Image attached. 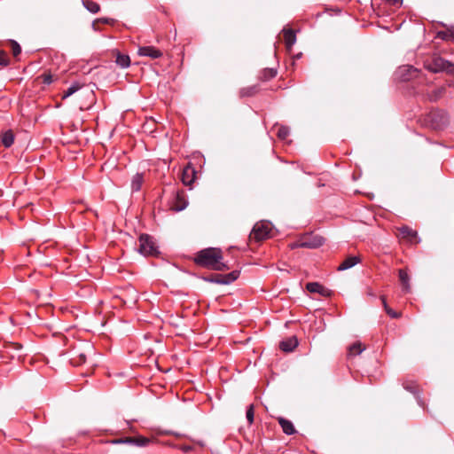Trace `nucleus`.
<instances>
[{
  "instance_id": "22",
  "label": "nucleus",
  "mask_w": 454,
  "mask_h": 454,
  "mask_svg": "<svg viewBox=\"0 0 454 454\" xmlns=\"http://www.w3.org/2000/svg\"><path fill=\"white\" fill-rule=\"evenodd\" d=\"M82 4L91 13H98L100 10L99 4L90 0H83Z\"/></svg>"
},
{
  "instance_id": "9",
  "label": "nucleus",
  "mask_w": 454,
  "mask_h": 454,
  "mask_svg": "<svg viewBox=\"0 0 454 454\" xmlns=\"http://www.w3.org/2000/svg\"><path fill=\"white\" fill-rule=\"evenodd\" d=\"M325 242V239L321 236H309L303 238L300 242L295 243L292 246L294 247H307V248H317L321 247Z\"/></svg>"
},
{
  "instance_id": "41",
  "label": "nucleus",
  "mask_w": 454,
  "mask_h": 454,
  "mask_svg": "<svg viewBox=\"0 0 454 454\" xmlns=\"http://www.w3.org/2000/svg\"><path fill=\"white\" fill-rule=\"evenodd\" d=\"M193 260L196 264H199V253L194 254Z\"/></svg>"
},
{
  "instance_id": "6",
  "label": "nucleus",
  "mask_w": 454,
  "mask_h": 454,
  "mask_svg": "<svg viewBox=\"0 0 454 454\" xmlns=\"http://www.w3.org/2000/svg\"><path fill=\"white\" fill-rule=\"evenodd\" d=\"M239 270H232L228 274H213L210 277H202V279L210 283L220 285H229L234 282L239 277Z\"/></svg>"
},
{
  "instance_id": "44",
  "label": "nucleus",
  "mask_w": 454,
  "mask_h": 454,
  "mask_svg": "<svg viewBox=\"0 0 454 454\" xmlns=\"http://www.w3.org/2000/svg\"><path fill=\"white\" fill-rule=\"evenodd\" d=\"M270 76H272V77L276 75V72L273 71L272 69L270 70Z\"/></svg>"
},
{
  "instance_id": "28",
  "label": "nucleus",
  "mask_w": 454,
  "mask_h": 454,
  "mask_svg": "<svg viewBox=\"0 0 454 454\" xmlns=\"http://www.w3.org/2000/svg\"><path fill=\"white\" fill-rule=\"evenodd\" d=\"M290 130L289 128L286 126H280L278 129L277 135L278 138L281 140H286L287 137L289 136Z\"/></svg>"
},
{
  "instance_id": "39",
  "label": "nucleus",
  "mask_w": 454,
  "mask_h": 454,
  "mask_svg": "<svg viewBox=\"0 0 454 454\" xmlns=\"http://www.w3.org/2000/svg\"><path fill=\"white\" fill-rule=\"evenodd\" d=\"M98 20L101 21L102 23H105V24H112V23H114V20L113 19H109V18H101Z\"/></svg>"
},
{
  "instance_id": "25",
  "label": "nucleus",
  "mask_w": 454,
  "mask_h": 454,
  "mask_svg": "<svg viewBox=\"0 0 454 454\" xmlns=\"http://www.w3.org/2000/svg\"><path fill=\"white\" fill-rule=\"evenodd\" d=\"M445 91V89L443 87H439L435 90H434L431 93H427V98L430 101H435L437 100Z\"/></svg>"
},
{
  "instance_id": "4",
  "label": "nucleus",
  "mask_w": 454,
  "mask_h": 454,
  "mask_svg": "<svg viewBox=\"0 0 454 454\" xmlns=\"http://www.w3.org/2000/svg\"><path fill=\"white\" fill-rule=\"evenodd\" d=\"M271 223L266 221H261L254 224L251 233L250 239L256 241H261L268 239L270 236Z\"/></svg>"
},
{
  "instance_id": "19",
  "label": "nucleus",
  "mask_w": 454,
  "mask_h": 454,
  "mask_svg": "<svg viewBox=\"0 0 454 454\" xmlns=\"http://www.w3.org/2000/svg\"><path fill=\"white\" fill-rule=\"evenodd\" d=\"M278 423L281 426L283 432L288 435L294 434L295 429L293 423L284 418L278 419Z\"/></svg>"
},
{
  "instance_id": "30",
  "label": "nucleus",
  "mask_w": 454,
  "mask_h": 454,
  "mask_svg": "<svg viewBox=\"0 0 454 454\" xmlns=\"http://www.w3.org/2000/svg\"><path fill=\"white\" fill-rule=\"evenodd\" d=\"M256 91V88L254 86L244 88L240 90V96L241 97H248L254 94Z\"/></svg>"
},
{
  "instance_id": "33",
  "label": "nucleus",
  "mask_w": 454,
  "mask_h": 454,
  "mask_svg": "<svg viewBox=\"0 0 454 454\" xmlns=\"http://www.w3.org/2000/svg\"><path fill=\"white\" fill-rule=\"evenodd\" d=\"M10 60L4 51H0V67H7Z\"/></svg>"
},
{
  "instance_id": "42",
  "label": "nucleus",
  "mask_w": 454,
  "mask_h": 454,
  "mask_svg": "<svg viewBox=\"0 0 454 454\" xmlns=\"http://www.w3.org/2000/svg\"><path fill=\"white\" fill-rule=\"evenodd\" d=\"M16 350H20L22 348V346L20 344H14Z\"/></svg>"
},
{
  "instance_id": "23",
  "label": "nucleus",
  "mask_w": 454,
  "mask_h": 454,
  "mask_svg": "<svg viewBox=\"0 0 454 454\" xmlns=\"http://www.w3.org/2000/svg\"><path fill=\"white\" fill-rule=\"evenodd\" d=\"M81 89V85L78 82H74L70 87L67 88L66 91H64L62 98L66 99L74 94Z\"/></svg>"
},
{
  "instance_id": "13",
  "label": "nucleus",
  "mask_w": 454,
  "mask_h": 454,
  "mask_svg": "<svg viewBox=\"0 0 454 454\" xmlns=\"http://www.w3.org/2000/svg\"><path fill=\"white\" fill-rule=\"evenodd\" d=\"M399 236L403 239H406L409 242H414L417 239V231L410 228L409 226H402L398 228Z\"/></svg>"
},
{
  "instance_id": "15",
  "label": "nucleus",
  "mask_w": 454,
  "mask_h": 454,
  "mask_svg": "<svg viewBox=\"0 0 454 454\" xmlns=\"http://www.w3.org/2000/svg\"><path fill=\"white\" fill-rule=\"evenodd\" d=\"M283 34L286 49L290 51L296 42L295 33L293 29H284Z\"/></svg>"
},
{
  "instance_id": "34",
  "label": "nucleus",
  "mask_w": 454,
  "mask_h": 454,
  "mask_svg": "<svg viewBox=\"0 0 454 454\" xmlns=\"http://www.w3.org/2000/svg\"><path fill=\"white\" fill-rule=\"evenodd\" d=\"M12 51L13 56H18L21 52V47L16 41H12Z\"/></svg>"
},
{
  "instance_id": "32",
  "label": "nucleus",
  "mask_w": 454,
  "mask_h": 454,
  "mask_svg": "<svg viewBox=\"0 0 454 454\" xmlns=\"http://www.w3.org/2000/svg\"><path fill=\"white\" fill-rule=\"evenodd\" d=\"M38 78H41L45 85H50L53 82L52 75L50 73H44Z\"/></svg>"
},
{
  "instance_id": "14",
  "label": "nucleus",
  "mask_w": 454,
  "mask_h": 454,
  "mask_svg": "<svg viewBox=\"0 0 454 454\" xmlns=\"http://www.w3.org/2000/svg\"><path fill=\"white\" fill-rule=\"evenodd\" d=\"M298 346V340L296 337L292 336L286 340H283L279 343V348L284 352H291Z\"/></svg>"
},
{
  "instance_id": "1",
  "label": "nucleus",
  "mask_w": 454,
  "mask_h": 454,
  "mask_svg": "<svg viewBox=\"0 0 454 454\" xmlns=\"http://www.w3.org/2000/svg\"><path fill=\"white\" fill-rule=\"evenodd\" d=\"M223 259V252L220 248L208 247L200 250V267L217 271L228 270L229 267Z\"/></svg>"
},
{
  "instance_id": "29",
  "label": "nucleus",
  "mask_w": 454,
  "mask_h": 454,
  "mask_svg": "<svg viewBox=\"0 0 454 454\" xmlns=\"http://www.w3.org/2000/svg\"><path fill=\"white\" fill-rule=\"evenodd\" d=\"M171 446H172V448L178 449V450H182L185 454L195 450V447L191 444H179V445H171Z\"/></svg>"
},
{
  "instance_id": "37",
  "label": "nucleus",
  "mask_w": 454,
  "mask_h": 454,
  "mask_svg": "<svg viewBox=\"0 0 454 454\" xmlns=\"http://www.w3.org/2000/svg\"><path fill=\"white\" fill-rule=\"evenodd\" d=\"M133 442L134 441L132 440V437H126L123 439L114 441V442H116V443H127V444H132Z\"/></svg>"
},
{
  "instance_id": "21",
  "label": "nucleus",
  "mask_w": 454,
  "mask_h": 454,
  "mask_svg": "<svg viewBox=\"0 0 454 454\" xmlns=\"http://www.w3.org/2000/svg\"><path fill=\"white\" fill-rule=\"evenodd\" d=\"M115 62L121 68H126L129 67L130 65V59L128 55L118 52L116 55Z\"/></svg>"
},
{
  "instance_id": "26",
  "label": "nucleus",
  "mask_w": 454,
  "mask_h": 454,
  "mask_svg": "<svg viewBox=\"0 0 454 454\" xmlns=\"http://www.w3.org/2000/svg\"><path fill=\"white\" fill-rule=\"evenodd\" d=\"M364 347L362 346L361 342H356L353 345L349 347L348 354L349 356H356L362 353L364 350Z\"/></svg>"
},
{
  "instance_id": "12",
  "label": "nucleus",
  "mask_w": 454,
  "mask_h": 454,
  "mask_svg": "<svg viewBox=\"0 0 454 454\" xmlns=\"http://www.w3.org/2000/svg\"><path fill=\"white\" fill-rule=\"evenodd\" d=\"M306 289L309 293L313 294H319L322 296H329L330 295V290L323 286L317 282H309L306 285Z\"/></svg>"
},
{
  "instance_id": "45",
  "label": "nucleus",
  "mask_w": 454,
  "mask_h": 454,
  "mask_svg": "<svg viewBox=\"0 0 454 454\" xmlns=\"http://www.w3.org/2000/svg\"><path fill=\"white\" fill-rule=\"evenodd\" d=\"M406 389L410 390L411 392H413L412 387H405Z\"/></svg>"
},
{
  "instance_id": "3",
  "label": "nucleus",
  "mask_w": 454,
  "mask_h": 454,
  "mask_svg": "<svg viewBox=\"0 0 454 454\" xmlns=\"http://www.w3.org/2000/svg\"><path fill=\"white\" fill-rule=\"evenodd\" d=\"M397 79L401 81H410L413 79L419 80V82H427L422 75L421 71L410 65H403L397 68L395 72Z\"/></svg>"
},
{
  "instance_id": "40",
  "label": "nucleus",
  "mask_w": 454,
  "mask_h": 454,
  "mask_svg": "<svg viewBox=\"0 0 454 454\" xmlns=\"http://www.w3.org/2000/svg\"><path fill=\"white\" fill-rule=\"evenodd\" d=\"M79 357H80V362L81 363H84L86 361V356L84 354H80L79 355Z\"/></svg>"
},
{
  "instance_id": "11",
  "label": "nucleus",
  "mask_w": 454,
  "mask_h": 454,
  "mask_svg": "<svg viewBox=\"0 0 454 454\" xmlns=\"http://www.w3.org/2000/svg\"><path fill=\"white\" fill-rule=\"evenodd\" d=\"M139 56L149 57L153 59L162 56V51L153 46H141L137 50Z\"/></svg>"
},
{
  "instance_id": "8",
  "label": "nucleus",
  "mask_w": 454,
  "mask_h": 454,
  "mask_svg": "<svg viewBox=\"0 0 454 454\" xmlns=\"http://www.w3.org/2000/svg\"><path fill=\"white\" fill-rule=\"evenodd\" d=\"M197 179V170L195 167L189 162L182 171L181 180L184 185L189 187V189H192V184L195 183Z\"/></svg>"
},
{
  "instance_id": "2",
  "label": "nucleus",
  "mask_w": 454,
  "mask_h": 454,
  "mask_svg": "<svg viewBox=\"0 0 454 454\" xmlns=\"http://www.w3.org/2000/svg\"><path fill=\"white\" fill-rule=\"evenodd\" d=\"M425 121L433 129H442L449 123V116L443 110H434L427 115Z\"/></svg>"
},
{
  "instance_id": "27",
  "label": "nucleus",
  "mask_w": 454,
  "mask_h": 454,
  "mask_svg": "<svg viewBox=\"0 0 454 454\" xmlns=\"http://www.w3.org/2000/svg\"><path fill=\"white\" fill-rule=\"evenodd\" d=\"M382 302H383V306H384V309H385V311L387 312V314L391 317L392 318H397L400 317V313L393 310L390 307H388V305L387 304V301L385 300L384 297H382Z\"/></svg>"
},
{
  "instance_id": "35",
  "label": "nucleus",
  "mask_w": 454,
  "mask_h": 454,
  "mask_svg": "<svg viewBox=\"0 0 454 454\" xmlns=\"http://www.w3.org/2000/svg\"><path fill=\"white\" fill-rule=\"evenodd\" d=\"M157 434H173L176 437H180L182 436L180 434L178 433H176V432H173V431H168V430H160V429H158L157 432H156Z\"/></svg>"
},
{
  "instance_id": "17",
  "label": "nucleus",
  "mask_w": 454,
  "mask_h": 454,
  "mask_svg": "<svg viewBox=\"0 0 454 454\" xmlns=\"http://www.w3.org/2000/svg\"><path fill=\"white\" fill-rule=\"evenodd\" d=\"M144 183V174L137 173L131 179V191L133 192H139Z\"/></svg>"
},
{
  "instance_id": "20",
  "label": "nucleus",
  "mask_w": 454,
  "mask_h": 454,
  "mask_svg": "<svg viewBox=\"0 0 454 454\" xmlns=\"http://www.w3.org/2000/svg\"><path fill=\"white\" fill-rule=\"evenodd\" d=\"M1 142L6 148L11 147L14 142V134L12 130L4 131L1 136Z\"/></svg>"
},
{
  "instance_id": "24",
  "label": "nucleus",
  "mask_w": 454,
  "mask_h": 454,
  "mask_svg": "<svg viewBox=\"0 0 454 454\" xmlns=\"http://www.w3.org/2000/svg\"><path fill=\"white\" fill-rule=\"evenodd\" d=\"M132 440L134 441L132 442V445H136L138 447H145L151 442L149 438L142 436V435H139L137 437H132Z\"/></svg>"
},
{
  "instance_id": "38",
  "label": "nucleus",
  "mask_w": 454,
  "mask_h": 454,
  "mask_svg": "<svg viewBox=\"0 0 454 454\" xmlns=\"http://www.w3.org/2000/svg\"><path fill=\"white\" fill-rule=\"evenodd\" d=\"M446 39H450L454 41V27H451L447 31Z\"/></svg>"
},
{
  "instance_id": "31",
  "label": "nucleus",
  "mask_w": 454,
  "mask_h": 454,
  "mask_svg": "<svg viewBox=\"0 0 454 454\" xmlns=\"http://www.w3.org/2000/svg\"><path fill=\"white\" fill-rule=\"evenodd\" d=\"M254 405L251 404L248 406L247 412H246V417H247V419L249 425H251L254 422Z\"/></svg>"
},
{
  "instance_id": "16",
  "label": "nucleus",
  "mask_w": 454,
  "mask_h": 454,
  "mask_svg": "<svg viewBox=\"0 0 454 454\" xmlns=\"http://www.w3.org/2000/svg\"><path fill=\"white\" fill-rule=\"evenodd\" d=\"M399 279L402 284V289L404 293H409L411 290L410 286V278L405 270H399Z\"/></svg>"
},
{
  "instance_id": "43",
  "label": "nucleus",
  "mask_w": 454,
  "mask_h": 454,
  "mask_svg": "<svg viewBox=\"0 0 454 454\" xmlns=\"http://www.w3.org/2000/svg\"><path fill=\"white\" fill-rule=\"evenodd\" d=\"M163 443H164L165 445H167V446L171 447V448H172V446H171V445H176L175 443H173V442H163Z\"/></svg>"
},
{
  "instance_id": "18",
  "label": "nucleus",
  "mask_w": 454,
  "mask_h": 454,
  "mask_svg": "<svg viewBox=\"0 0 454 454\" xmlns=\"http://www.w3.org/2000/svg\"><path fill=\"white\" fill-rule=\"evenodd\" d=\"M358 262H359L358 257L348 256L338 266V270H348V269L352 268L353 266H355L356 264H357Z\"/></svg>"
},
{
  "instance_id": "5",
  "label": "nucleus",
  "mask_w": 454,
  "mask_h": 454,
  "mask_svg": "<svg viewBox=\"0 0 454 454\" xmlns=\"http://www.w3.org/2000/svg\"><path fill=\"white\" fill-rule=\"evenodd\" d=\"M139 247L137 248L141 254L156 255L159 254L158 247L155 246L153 239L148 234H141L139 237Z\"/></svg>"
},
{
  "instance_id": "7",
  "label": "nucleus",
  "mask_w": 454,
  "mask_h": 454,
  "mask_svg": "<svg viewBox=\"0 0 454 454\" xmlns=\"http://www.w3.org/2000/svg\"><path fill=\"white\" fill-rule=\"evenodd\" d=\"M188 206V200L184 192L176 190L172 193V197L169 200V207L171 210L176 212L183 211Z\"/></svg>"
},
{
  "instance_id": "10",
  "label": "nucleus",
  "mask_w": 454,
  "mask_h": 454,
  "mask_svg": "<svg viewBox=\"0 0 454 454\" xmlns=\"http://www.w3.org/2000/svg\"><path fill=\"white\" fill-rule=\"evenodd\" d=\"M428 69L434 73L441 71H447L450 73L452 72L453 67L449 61H446L442 58H435L434 59L433 63L428 66Z\"/></svg>"
},
{
  "instance_id": "36",
  "label": "nucleus",
  "mask_w": 454,
  "mask_h": 454,
  "mask_svg": "<svg viewBox=\"0 0 454 454\" xmlns=\"http://www.w3.org/2000/svg\"><path fill=\"white\" fill-rule=\"evenodd\" d=\"M389 5L394 7H399L402 4L403 0H384Z\"/></svg>"
}]
</instances>
